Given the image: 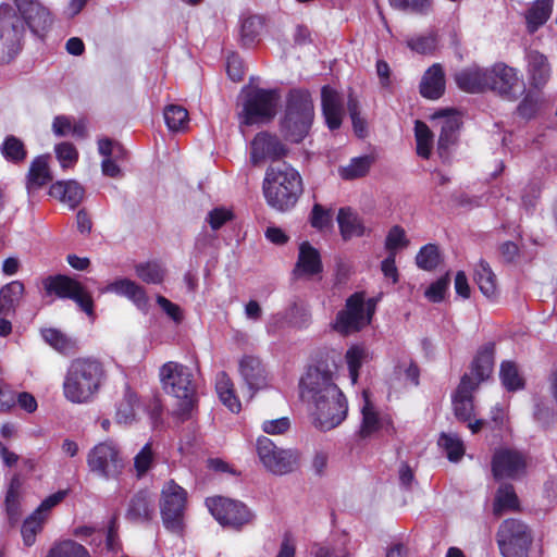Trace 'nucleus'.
<instances>
[{
    "label": "nucleus",
    "instance_id": "09e8293b",
    "mask_svg": "<svg viewBox=\"0 0 557 557\" xmlns=\"http://www.w3.org/2000/svg\"><path fill=\"white\" fill-rule=\"evenodd\" d=\"M154 463V453L151 443H147L134 457V469L138 479L148 473Z\"/></svg>",
    "mask_w": 557,
    "mask_h": 557
},
{
    "label": "nucleus",
    "instance_id": "6e6552de",
    "mask_svg": "<svg viewBox=\"0 0 557 557\" xmlns=\"http://www.w3.org/2000/svg\"><path fill=\"white\" fill-rule=\"evenodd\" d=\"M496 542L503 557H528L533 533L522 520L510 518L499 524Z\"/></svg>",
    "mask_w": 557,
    "mask_h": 557
},
{
    "label": "nucleus",
    "instance_id": "8fccbe9b",
    "mask_svg": "<svg viewBox=\"0 0 557 557\" xmlns=\"http://www.w3.org/2000/svg\"><path fill=\"white\" fill-rule=\"evenodd\" d=\"M416 261L420 269L432 271L442 262V256L437 246H422Z\"/></svg>",
    "mask_w": 557,
    "mask_h": 557
},
{
    "label": "nucleus",
    "instance_id": "680f3d73",
    "mask_svg": "<svg viewBox=\"0 0 557 557\" xmlns=\"http://www.w3.org/2000/svg\"><path fill=\"white\" fill-rule=\"evenodd\" d=\"M450 278L446 274L432 283L425 290V297L432 302H440L444 299Z\"/></svg>",
    "mask_w": 557,
    "mask_h": 557
},
{
    "label": "nucleus",
    "instance_id": "4c0bfd02",
    "mask_svg": "<svg viewBox=\"0 0 557 557\" xmlns=\"http://www.w3.org/2000/svg\"><path fill=\"white\" fill-rule=\"evenodd\" d=\"M553 0H536L533 7L527 12L525 20L530 33H534L549 17Z\"/></svg>",
    "mask_w": 557,
    "mask_h": 557
},
{
    "label": "nucleus",
    "instance_id": "f03ea898",
    "mask_svg": "<svg viewBox=\"0 0 557 557\" xmlns=\"http://www.w3.org/2000/svg\"><path fill=\"white\" fill-rule=\"evenodd\" d=\"M495 344L488 342L476 352L470 373L461 376L460 383L453 397L454 412L459 421H469L473 413V392L487 380L494 368Z\"/></svg>",
    "mask_w": 557,
    "mask_h": 557
},
{
    "label": "nucleus",
    "instance_id": "f704fd0d",
    "mask_svg": "<svg viewBox=\"0 0 557 557\" xmlns=\"http://www.w3.org/2000/svg\"><path fill=\"white\" fill-rule=\"evenodd\" d=\"M364 398V405L362 407V423L360 426L359 435L361 437H368L379 431L382 426V419L379 416V412L375 410L374 406L369 399V393L363 391L362 393Z\"/></svg>",
    "mask_w": 557,
    "mask_h": 557
},
{
    "label": "nucleus",
    "instance_id": "5701e85b",
    "mask_svg": "<svg viewBox=\"0 0 557 557\" xmlns=\"http://www.w3.org/2000/svg\"><path fill=\"white\" fill-rule=\"evenodd\" d=\"M527 74L531 87L543 88L552 75L547 57L536 50L530 51L527 54Z\"/></svg>",
    "mask_w": 557,
    "mask_h": 557
},
{
    "label": "nucleus",
    "instance_id": "338daca9",
    "mask_svg": "<svg viewBox=\"0 0 557 557\" xmlns=\"http://www.w3.org/2000/svg\"><path fill=\"white\" fill-rule=\"evenodd\" d=\"M157 302L173 321L180 323L183 320L182 310L176 304L161 295L157 297Z\"/></svg>",
    "mask_w": 557,
    "mask_h": 557
},
{
    "label": "nucleus",
    "instance_id": "f257e3e1",
    "mask_svg": "<svg viewBox=\"0 0 557 557\" xmlns=\"http://www.w3.org/2000/svg\"><path fill=\"white\" fill-rule=\"evenodd\" d=\"M299 387L300 397L308 405L317 429L330 431L345 420L347 400L334 383L331 371L320 367L309 368Z\"/></svg>",
    "mask_w": 557,
    "mask_h": 557
},
{
    "label": "nucleus",
    "instance_id": "39448f33",
    "mask_svg": "<svg viewBox=\"0 0 557 557\" xmlns=\"http://www.w3.org/2000/svg\"><path fill=\"white\" fill-rule=\"evenodd\" d=\"M163 389L181 400L178 416L184 421L189 417L196 401V383L193 371L178 362L169 361L160 368Z\"/></svg>",
    "mask_w": 557,
    "mask_h": 557
},
{
    "label": "nucleus",
    "instance_id": "2eb2a0df",
    "mask_svg": "<svg viewBox=\"0 0 557 557\" xmlns=\"http://www.w3.org/2000/svg\"><path fill=\"white\" fill-rule=\"evenodd\" d=\"M257 454L267 470L283 475L294 471L298 456L292 449L278 448L270 438L260 436L257 440Z\"/></svg>",
    "mask_w": 557,
    "mask_h": 557
},
{
    "label": "nucleus",
    "instance_id": "4468645a",
    "mask_svg": "<svg viewBox=\"0 0 557 557\" xmlns=\"http://www.w3.org/2000/svg\"><path fill=\"white\" fill-rule=\"evenodd\" d=\"M278 96L274 90H250L244 102L243 123L252 125L268 122L276 114Z\"/></svg>",
    "mask_w": 557,
    "mask_h": 557
},
{
    "label": "nucleus",
    "instance_id": "7ed1b4c3",
    "mask_svg": "<svg viewBox=\"0 0 557 557\" xmlns=\"http://www.w3.org/2000/svg\"><path fill=\"white\" fill-rule=\"evenodd\" d=\"M104 379V368L98 360L74 359L64 377L63 395L73 404H87L99 393Z\"/></svg>",
    "mask_w": 557,
    "mask_h": 557
},
{
    "label": "nucleus",
    "instance_id": "e433bc0d",
    "mask_svg": "<svg viewBox=\"0 0 557 557\" xmlns=\"http://www.w3.org/2000/svg\"><path fill=\"white\" fill-rule=\"evenodd\" d=\"M373 161L370 156L352 158L347 165L339 166L338 175L345 181L361 178L369 173Z\"/></svg>",
    "mask_w": 557,
    "mask_h": 557
},
{
    "label": "nucleus",
    "instance_id": "bb28decb",
    "mask_svg": "<svg viewBox=\"0 0 557 557\" xmlns=\"http://www.w3.org/2000/svg\"><path fill=\"white\" fill-rule=\"evenodd\" d=\"M49 194L74 209L83 201L85 189L76 181H59L50 186Z\"/></svg>",
    "mask_w": 557,
    "mask_h": 557
},
{
    "label": "nucleus",
    "instance_id": "c756f323",
    "mask_svg": "<svg viewBox=\"0 0 557 557\" xmlns=\"http://www.w3.org/2000/svg\"><path fill=\"white\" fill-rule=\"evenodd\" d=\"M52 180V175L48 165V156H39L35 158L29 166L27 174V191L34 194Z\"/></svg>",
    "mask_w": 557,
    "mask_h": 557
},
{
    "label": "nucleus",
    "instance_id": "72a5a7b5",
    "mask_svg": "<svg viewBox=\"0 0 557 557\" xmlns=\"http://www.w3.org/2000/svg\"><path fill=\"white\" fill-rule=\"evenodd\" d=\"M215 389L222 404L232 412H239L242 404L235 393L232 379L226 372H220L216 376Z\"/></svg>",
    "mask_w": 557,
    "mask_h": 557
},
{
    "label": "nucleus",
    "instance_id": "1a4fd4ad",
    "mask_svg": "<svg viewBox=\"0 0 557 557\" xmlns=\"http://www.w3.org/2000/svg\"><path fill=\"white\" fill-rule=\"evenodd\" d=\"M187 492L174 480L164 483L160 496V513L164 528L181 535L184 531Z\"/></svg>",
    "mask_w": 557,
    "mask_h": 557
},
{
    "label": "nucleus",
    "instance_id": "f8f14e48",
    "mask_svg": "<svg viewBox=\"0 0 557 557\" xmlns=\"http://www.w3.org/2000/svg\"><path fill=\"white\" fill-rule=\"evenodd\" d=\"M374 309L373 299L364 304L363 294L355 293L346 300L345 309L337 313L334 329L342 334L357 332L370 323Z\"/></svg>",
    "mask_w": 557,
    "mask_h": 557
},
{
    "label": "nucleus",
    "instance_id": "412c9836",
    "mask_svg": "<svg viewBox=\"0 0 557 557\" xmlns=\"http://www.w3.org/2000/svg\"><path fill=\"white\" fill-rule=\"evenodd\" d=\"M525 468L523 455L512 449H500L495 453L492 470L495 479L515 478Z\"/></svg>",
    "mask_w": 557,
    "mask_h": 557
},
{
    "label": "nucleus",
    "instance_id": "de8ad7c7",
    "mask_svg": "<svg viewBox=\"0 0 557 557\" xmlns=\"http://www.w3.org/2000/svg\"><path fill=\"white\" fill-rule=\"evenodd\" d=\"M164 120L171 131H182L188 123V112L181 106L171 104L164 109Z\"/></svg>",
    "mask_w": 557,
    "mask_h": 557
},
{
    "label": "nucleus",
    "instance_id": "58836bf2",
    "mask_svg": "<svg viewBox=\"0 0 557 557\" xmlns=\"http://www.w3.org/2000/svg\"><path fill=\"white\" fill-rule=\"evenodd\" d=\"M474 281L476 282L480 290L486 297H493L496 294V276L491 270L488 263L480 261L474 270Z\"/></svg>",
    "mask_w": 557,
    "mask_h": 557
},
{
    "label": "nucleus",
    "instance_id": "6e6d98bb",
    "mask_svg": "<svg viewBox=\"0 0 557 557\" xmlns=\"http://www.w3.org/2000/svg\"><path fill=\"white\" fill-rule=\"evenodd\" d=\"M57 158L63 169L72 168L78 159V152L74 145L61 143L54 148Z\"/></svg>",
    "mask_w": 557,
    "mask_h": 557
},
{
    "label": "nucleus",
    "instance_id": "cd10ccee",
    "mask_svg": "<svg viewBox=\"0 0 557 557\" xmlns=\"http://www.w3.org/2000/svg\"><path fill=\"white\" fill-rule=\"evenodd\" d=\"M445 90L444 71L440 64L432 65L423 75L420 92L424 98L438 99Z\"/></svg>",
    "mask_w": 557,
    "mask_h": 557
},
{
    "label": "nucleus",
    "instance_id": "5fc2aeb1",
    "mask_svg": "<svg viewBox=\"0 0 557 557\" xmlns=\"http://www.w3.org/2000/svg\"><path fill=\"white\" fill-rule=\"evenodd\" d=\"M406 44L412 51L425 54L432 52L435 49L436 38L432 34L413 36L408 38Z\"/></svg>",
    "mask_w": 557,
    "mask_h": 557
},
{
    "label": "nucleus",
    "instance_id": "13d9d810",
    "mask_svg": "<svg viewBox=\"0 0 557 557\" xmlns=\"http://www.w3.org/2000/svg\"><path fill=\"white\" fill-rule=\"evenodd\" d=\"M391 5L400 9L408 10L419 14H426L432 8V0H389Z\"/></svg>",
    "mask_w": 557,
    "mask_h": 557
},
{
    "label": "nucleus",
    "instance_id": "4d7b16f0",
    "mask_svg": "<svg viewBox=\"0 0 557 557\" xmlns=\"http://www.w3.org/2000/svg\"><path fill=\"white\" fill-rule=\"evenodd\" d=\"M345 357L348 364L351 381L356 383L358 379L359 368L361 367L362 360L366 357V350L362 347L352 346L347 350Z\"/></svg>",
    "mask_w": 557,
    "mask_h": 557
},
{
    "label": "nucleus",
    "instance_id": "a19ab883",
    "mask_svg": "<svg viewBox=\"0 0 557 557\" xmlns=\"http://www.w3.org/2000/svg\"><path fill=\"white\" fill-rule=\"evenodd\" d=\"M518 506L519 502L515 493L513 486L511 484L500 485L494 502V515L500 516L503 510L517 509Z\"/></svg>",
    "mask_w": 557,
    "mask_h": 557
},
{
    "label": "nucleus",
    "instance_id": "7c9ffc66",
    "mask_svg": "<svg viewBox=\"0 0 557 557\" xmlns=\"http://www.w3.org/2000/svg\"><path fill=\"white\" fill-rule=\"evenodd\" d=\"M22 487L21 474L15 473L9 482L4 498L5 512L11 523H16L21 517Z\"/></svg>",
    "mask_w": 557,
    "mask_h": 557
},
{
    "label": "nucleus",
    "instance_id": "c03bdc74",
    "mask_svg": "<svg viewBox=\"0 0 557 557\" xmlns=\"http://www.w3.org/2000/svg\"><path fill=\"white\" fill-rule=\"evenodd\" d=\"M46 557H91L88 550L75 541L66 540L50 548Z\"/></svg>",
    "mask_w": 557,
    "mask_h": 557
},
{
    "label": "nucleus",
    "instance_id": "37998d69",
    "mask_svg": "<svg viewBox=\"0 0 557 557\" xmlns=\"http://www.w3.org/2000/svg\"><path fill=\"white\" fill-rule=\"evenodd\" d=\"M414 134L417 140V153L424 159H429L433 147V134L431 129L425 123L416 121Z\"/></svg>",
    "mask_w": 557,
    "mask_h": 557
},
{
    "label": "nucleus",
    "instance_id": "69168bd1",
    "mask_svg": "<svg viewBox=\"0 0 557 557\" xmlns=\"http://www.w3.org/2000/svg\"><path fill=\"white\" fill-rule=\"evenodd\" d=\"M290 422L288 418H280L275 420L264 421L262 430L271 435L284 434L288 431Z\"/></svg>",
    "mask_w": 557,
    "mask_h": 557
},
{
    "label": "nucleus",
    "instance_id": "bf43d9fd",
    "mask_svg": "<svg viewBox=\"0 0 557 557\" xmlns=\"http://www.w3.org/2000/svg\"><path fill=\"white\" fill-rule=\"evenodd\" d=\"M347 109L352 122L355 133L359 137H363L366 133V121L361 117L358 100L352 95H349L348 97Z\"/></svg>",
    "mask_w": 557,
    "mask_h": 557
},
{
    "label": "nucleus",
    "instance_id": "e2e57ef3",
    "mask_svg": "<svg viewBox=\"0 0 557 557\" xmlns=\"http://www.w3.org/2000/svg\"><path fill=\"white\" fill-rule=\"evenodd\" d=\"M233 219V212L226 208L212 209L207 215V222L212 230H219L223 224Z\"/></svg>",
    "mask_w": 557,
    "mask_h": 557
},
{
    "label": "nucleus",
    "instance_id": "b1692460",
    "mask_svg": "<svg viewBox=\"0 0 557 557\" xmlns=\"http://www.w3.org/2000/svg\"><path fill=\"white\" fill-rule=\"evenodd\" d=\"M322 111L330 129L342 125L344 107L342 96L332 87L324 86L321 90Z\"/></svg>",
    "mask_w": 557,
    "mask_h": 557
},
{
    "label": "nucleus",
    "instance_id": "c85d7f7f",
    "mask_svg": "<svg viewBox=\"0 0 557 557\" xmlns=\"http://www.w3.org/2000/svg\"><path fill=\"white\" fill-rule=\"evenodd\" d=\"M337 223L344 240L362 236L368 231L358 213L348 207L339 209Z\"/></svg>",
    "mask_w": 557,
    "mask_h": 557
},
{
    "label": "nucleus",
    "instance_id": "393cba45",
    "mask_svg": "<svg viewBox=\"0 0 557 557\" xmlns=\"http://www.w3.org/2000/svg\"><path fill=\"white\" fill-rule=\"evenodd\" d=\"M457 86L466 92H482L487 89L488 69L471 66L456 73Z\"/></svg>",
    "mask_w": 557,
    "mask_h": 557
},
{
    "label": "nucleus",
    "instance_id": "49530a36",
    "mask_svg": "<svg viewBox=\"0 0 557 557\" xmlns=\"http://www.w3.org/2000/svg\"><path fill=\"white\" fill-rule=\"evenodd\" d=\"M137 276L148 284H160L165 271L158 262L139 263L135 267Z\"/></svg>",
    "mask_w": 557,
    "mask_h": 557
},
{
    "label": "nucleus",
    "instance_id": "ea45409f",
    "mask_svg": "<svg viewBox=\"0 0 557 557\" xmlns=\"http://www.w3.org/2000/svg\"><path fill=\"white\" fill-rule=\"evenodd\" d=\"M44 339L61 354H72L76 349V342L57 329H46L41 332Z\"/></svg>",
    "mask_w": 557,
    "mask_h": 557
},
{
    "label": "nucleus",
    "instance_id": "9d476101",
    "mask_svg": "<svg viewBox=\"0 0 557 557\" xmlns=\"http://www.w3.org/2000/svg\"><path fill=\"white\" fill-rule=\"evenodd\" d=\"M24 23L9 3L0 4V64L10 62L21 50Z\"/></svg>",
    "mask_w": 557,
    "mask_h": 557
},
{
    "label": "nucleus",
    "instance_id": "603ef678",
    "mask_svg": "<svg viewBox=\"0 0 557 557\" xmlns=\"http://www.w3.org/2000/svg\"><path fill=\"white\" fill-rule=\"evenodd\" d=\"M263 27V23L261 17L259 16H249L245 18L242 23L240 35L242 40L245 45H250L260 34Z\"/></svg>",
    "mask_w": 557,
    "mask_h": 557
},
{
    "label": "nucleus",
    "instance_id": "4be33fe9",
    "mask_svg": "<svg viewBox=\"0 0 557 557\" xmlns=\"http://www.w3.org/2000/svg\"><path fill=\"white\" fill-rule=\"evenodd\" d=\"M285 146L272 135L258 134L251 143V161L257 164L264 159L276 160L286 154Z\"/></svg>",
    "mask_w": 557,
    "mask_h": 557
},
{
    "label": "nucleus",
    "instance_id": "0eeeda50",
    "mask_svg": "<svg viewBox=\"0 0 557 557\" xmlns=\"http://www.w3.org/2000/svg\"><path fill=\"white\" fill-rule=\"evenodd\" d=\"M89 471L103 480H117L124 472L125 458L122 448L112 440L96 444L86 457Z\"/></svg>",
    "mask_w": 557,
    "mask_h": 557
},
{
    "label": "nucleus",
    "instance_id": "a211bd4d",
    "mask_svg": "<svg viewBox=\"0 0 557 557\" xmlns=\"http://www.w3.org/2000/svg\"><path fill=\"white\" fill-rule=\"evenodd\" d=\"M238 371L248 388L250 399L258 391L269 386V373L259 357L243 356L238 361Z\"/></svg>",
    "mask_w": 557,
    "mask_h": 557
},
{
    "label": "nucleus",
    "instance_id": "423d86ee",
    "mask_svg": "<svg viewBox=\"0 0 557 557\" xmlns=\"http://www.w3.org/2000/svg\"><path fill=\"white\" fill-rule=\"evenodd\" d=\"M313 121V103L309 92L293 90L288 96L287 109L282 122L286 139L300 143L308 134Z\"/></svg>",
    "mask_w": 557,
    "mask_h": 557
},
{
    "label": "nucleus",
    "instance_id": "0e129e2a",
    "mask_svg": "<svg viewBox=\"0 0 557 557\" xmlns=\"http://www.w3.org/2000/svg\"><path fill=\"white\" fill-rule=\"evenodd\" d=\"M226 72L234 82H239L244 77V65L242 59L236 53H231L226 61Z\"/></svg>",
    "mask_w": 557,
    "mask_h": 557
},
{
    "label": "nucleus",
    "instance_id": "2f4dec72",
    "mask_svg": "<svg viewBox=\"0 0 557 557\" xmlns=\"http://www.w3.org/2000/svg\"><path fill=\"white\" fill-rule=\"evenodd\" d=\"M152 515L153 506L148 492H137L129 500L126 519L132 522H144L151 520Z\"/></svg>",
    "mask_w": 557,
    "mask_h": 557
},
{
    "label": "nucleus",
    "instance_id": "aec40b11",
    "mask_svg": "<svg viewBox=\"0 0 557 557\" xmlns=\"http://www.w3.org/2000/svg\"><path fill=\"white\" fill-rule=\"evenodd\" d=\"M100 293H113L119 296H124L129 299L139 310L148 311L149 298L146 290L135 281L127 277H119L113 282L100 288Z\"/></svg>",
    "mask_w": 557,
    "mask_h": 557
},
{
    "label": "nucleus",
    "instance_id": "f3484780",
    "mask_svg": "<svg viewBox=\"0 0 557 557\" xmlns=\"http://www.w3.org/2000/svg\"><path fill=\"white\" fill-rule=\"evenodd\" d=\"M17 15L29 30L44 37L51 28L53 18L51 12L39 0H13Z\"/></svg>",
    "mask_w": 557,
    "mask_h": 557
},
{
    "label": "nucleus",
    "instance_id": "473e14b6",
    "mask_svg": "<svg viewBox=\"0 0 557 557\" xmlns=\"http://www.w3.org/2000/svg\"><path fill=\"white\" fill-rule=\"evenodd\" d=\"M24 290V284L20 281H13L0 289V317L14 314Z\"/></svg>",
    "mask_w": 557,
    "mask_h": 557
},
{
    "label": "nucleus",
    "instance_id": "3c124183",
    "mask_svg": "<svg viewBox=\"0 0 557 557\" xmlns=\"http://www.w3.org/2000/svg\"><path fill=\"white\" fill-rule=\"evenodd\" d=\"M438 445L446 451L450 461H458L463 453V445L459 437L443 433L438 438Z\"/></svg>",
    "mask_w": 557,
    "mask_h": 557
},
{
    "label": "nucleus",
    "instance_id": "774afa93",
    "mask_svg": "<svg viewBox=\"0 0 557 557\" xmlns=\"http://www.w3.org/2000/svg\"><path fill=\"white\" fill-rule=\"evenodd\" d=\"M381 270L385 277L391 278L393 283L398 281V272L395 265V250L392 249L389 256L381 263Z\"/></svg>",
    "mask_w": 557,
    "mask_h": 557
},
{
    "label": "nucleus",
    "instance_id": "6ab92c4d",
    "mask_svg": "<svg viewBox=\"0 0 557 557\" xmlns=\"http://www.w3.org/2000/svg\"><path fill=\"white\" fill-rule=\"evenodd\" d=\"M435 126H440L441 133L437 141V151L444 157L448 148L457 140V133L461 125L460 114L453 109H444L432 115Z\"/></svg>",
    "mask_w": 557,
    "mask_h": 557
},
{
    "label": "nucleus",
    "instance_id": "a18cd8bd",
    "mask_svg": "<svg viewBox=\"0 0 557 557\" xmlns=\"http://www.w3.org/2000/svg\"><path fill=\"white\" fill-rule=\"evenodd\" d=\"M499 375L503 385L510 392L521 389L524 386V381L519 374L517 366L511 361L502 363Z\"/></svg>",
    "mask_w": 557,
    "mask_h": 557
},
{
    "label": "nucleus",
    "instance_id": "9b49d317",
    "mask_svg": "<svg viewBox=\"0 0 557 557\" xmlns=\"http://www.w3.org/2000/svg\"><path fill=\"white\" fill-rule=\"evenodd\" d=\"M206 506L221 525L236 531L251 524L256 518L255 512L246 504L223 496L208 497Z\"/></svg>",
    "mask_w": 557,
    "mask_h": 557
},
{
    "label": "nucleus",
    "instance_id": "052dcab7",
    "mask_svg": "<svg viewBox=\"0 0 557 557\" xmlns=\"http://www.w3.org/2000/svg\"><path fill=\"white\" fill-rule=\"evenodd\" d=\"M310 224L318 230L327 228L332 223L331 210L323 208L321 205L315 203L310 213Z\"/></svg>",
    "mask_w": 557,
    "mask_h": 557
},
{
    "label": "nucleus",
    "instance_id": "ddd939ff",
    "mask_svg": "<svg viewBox=\"0 0 557 557\" xmlns=\"http://www.w3.org/2000/svg\"><path fill=\"white\" fill-rule=\"evenodd\" d=\"M42 286L48 295L72 299L87 315H94V299L75 278L63 274L50 275L44 278Z\"/></svg>",
    "mask_w": 557,
    "mask_h": 557
},
{
    "label": "nucleus",
    "instance_id": "dca6fc26",
    "mask_svg": "<svg viewBox=\"0 0 557 557\" xmlns=\"http://www.w3.org/2000/svg\"><path fill=\"white\" fill-rule=\"evenodd\" d=\"M487 89L509 101L517 100L525 90L518 71L505 63H496L488 69Z\"/></svg>",
    "mask_w": 557,
    "mask_h": 557
},
{
    "label": "nucleus",
    "instance_id": "c9c22d12",
    "mask_svg": "<svg viewBox=\"0 0 557 557\" xmlns=\"http://www.w3.org/2000/svg\"><path fill=\"white\" fill-rule=\"evenodd\" d=\"M139 407V400L135 392L125 387L123 398L119 401L115 420L120 424H128L135 420V410Z\"/></svg>",
    "mask_w": 557,
    "mask_h": 557
},
{
    "label": "nucleus",
    "instance_id": "20e7f679",
    "mask_svg": "<svg viewBox=\"0 0 557 557\" xmlns=\"http://www.w3.org/2000/svg\"><path fill=\"white\" fill-rule=\"evenodd\" d=\"M263 193L268 203L280 211L293 208L302 193L299 173L287 164L267 172Z\"/></svg>",
    "mask_w": 557,
    "mask_h": 557
},
{
    "label": "nucleus",
    "instance_id": "79ce46f5",
    "mask_svg": "<svg viewBox=\"0 0 557 557\" xmlns=\"http://www.w3.org/2000/svg\"><path fill=\"white\" fill-rule=\"evenodd\" d=\"M1 153L5 160L13 163L23 162L27 156L23 141L13 135L5 137L1 145Z\"/></svg>",
    "mask_w": 557,
    "mask_h": 557
},
{
    "label": "nucleus",
    "instance_id": "a878e982",
    "mask_svg": "<svg viewBox=\"0 0 557 557\" xmlns=\"http://www.w3.org/2000/svg\"><path fill=\"white\" fill-rule=\"evenodd\" d=\"M299 255L293 274L296 278L312 277L322 272L320 252L312 246H299Z\"/></svg>",
    "mask_w": 557,
    "mask_h": 557
},
{
    "label": "nucleus",
    "instance_id": "864d4df0",
    "mask_svg": "<svg viewBox=\"0 0 557 557\" xmlns=\"http://www.w3.org/2000/svg\"><path fill=\"white\" fill-rule=\"evenodd\" d=\"M41 525L42 519L37 512H34L23 522L21 532L26 546H32L35 543L36 535L41 530Z\"/></svg>",
    "mask_w": 557,
    "mask_h": 557
}]
</instances>
